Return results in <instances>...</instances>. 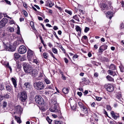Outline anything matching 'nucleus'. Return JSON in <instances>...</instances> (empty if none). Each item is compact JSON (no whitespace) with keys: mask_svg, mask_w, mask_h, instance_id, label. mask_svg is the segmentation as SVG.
<instances>
[{"mask_svg":"<svg viewBox=\"0 0 124 124\" xmlns=\"http://www.w3.org/2000/svg\"><path fill=\"white\" fill-rule=\"evenodd\" d=\"M52 104V107L50 108L49 110L52 112L57 113L60 114L61 111L58 104L56 101L54 100L51 101Z\"/></svg>","mask_w":124,"mask_h":124,"instance_id":"obj_1","label":"nucleus"},{"mask_svg":"<svg viewBox=\"0 0 124 124\" xmlns=\"http://www.w3.org/2000/svg\"><path fill=\"white\" fill-rule=\"evenodd\" d=\"M34 88L38 90L43 89L45 87L43 83L39 81L35 82L34 84Z\"/></svg>","mask_w":124,"mask_h":124,"instance_id":"obj_2","label":"nucleus"},{"mask_svg":"<svg viewBox=\"0 0 124 124\" xmlns=\"http://www.w3.org/2000/svg\"><path fill=\"white\" fill-rule=\"evenodd\" d=\"M23 67L25 72L29 74L31 73L33 68L31 65L28 63L24 64Z\"/></svg>","mask_w":124,"mask_h":124,"instance_id":"obj_3","label":"nucleus"},{"mask_svg":"<svg viewBox=\"0 0 124 124\" xmlns=\"http://www.w3.org/2000/svg\"><path fill=\"white\" fill-rule=\"evenodd\" d=\"M18 97L20 100L23 102L25 101L27 97L26 93L25 91L20 92L18 94Z\"/></svg>","mask_w":124,"mask_h":124,"instance_id":"obj_4","label":"nucleus"},{"mask_svg":"<svg viewBox=\"0 0 124 124\" xmlns=\"http://www.w3.org/2000/svg\"><path fill=\"white\" fill-rule=\"evenodd\" d=\"M35 101L36 103L39 104L40 105L44 103L43 99L40 95L37 96L35 98Z\"/></svg>","mask_w":124,"mask_h":124,"instance_id":"obj_5","label":"nucleus"},{"mask_svg":"<svg viewBox=\"0 0 124 124\" xmlns=\"http://www.w3.org/2000/svg\"><path fill=\"white\" fill-rule=\"evenodd\" d=\"M105 88L108 92H111L114 90V87L113 85L110 84H106L104 85Z\"/></svg>","mask_w":124,"mask_h":124,"instance_id":"obj_6","label":"nucleus"},{"mask_svg":"<svg viewBox=\"0 0 124 124\" xmlns=\"http://www.w3.org/2000/svg\"><path fill=\"white\" fill-rule=\"evenodd\" d=\"M27 50L25 47L23 45H22L20 47L18 51L19 53L23 54L26 52Z\"/></svg>","mask_w":124,"mask_h":124,"instance_id":"obj_7","label":"nucleus"},{"mask_svg":"<svg viewBox=\"0 0 124 124\" xmlns=\"http://www.w3.org/2000/svg\"><path fill=\"white\" fill-rule=\"evenodd\" d=\"M27 57L29 61H31L32 57L33 56V52L30 49H29L27 51Z\"/></svg>","mask_w":124,"mask_h":124,"instance_id":"obj_8","label":"nucleus"},{"mask_svg":"<svg viewBox=\"0 0 124 124\" xmlns=\"http://www.w3.org/2000/svg\"><path fill=\"white\" fill-rule=\"evenodd\" d=\"M8 22V20L6 18H3L0 22V27H4Z\"/></svg>","mask_w":124,"mask_h":124,"instance_id":"obj_9","label":"nucleus"},{"mask_svg":"<svg viewBox=\"0 0 124 124\" xmlns=\"http://www.w3.org/2000/svg\"><path fill=\"white\" fill-rule=\"evenodd\" d=\"M78 105L80 106V108L83 109H84L83 111L85 114L87 113H88V111L87 109V108L86 107L84 106V105L81 102H79L78 103Z\"/></svg>","mask_w":124,"mask_h":124,"instance_id":"obj_10","label":"nucleus"},{"mask_svg":"<svg viewBox=\"0 0 124 124\" xmlns=\"http://www.w3.org/2000/svg\"><path fill=\"white\" fill-rule=\"evenodd\" d=\"M15 109L16 112L19 114H21L23 110V108H21L19 106H18L16 107L15 108Z\"/></svg>","mask_w":124,"mask_h":124,"instance_id":"obj_11","label":"nucleus"},{"mask_svg":"<svg viewBox=\"0 0 124 124\" xmlns=\"http://www.w3.org/2000/svg\"><path fill=\"white\" fill-rule=\"evenodd\" d=\"M7 33L5 31L2 30H0V37L3 38L5 37Z\"/></svg>","mask_w":124,"mask_h":124,"instance_id":"obj_12","label":"nucleus"},{"mask_svg":"<svg viewBox=\"0 0 124 124\" xmlns=\"http://www.w3.org/2000/svg\"><path fill=\"white\" fill-rule=\"evenodd\" d=\"M110 114L112 115L113 118L115 120L117 118L119 117V116L117 114L116 115V114L114 113V112L113 111H112L110 112Z\"/></svg>","mask_w":124,"mask_h":124,"instance_id":"obj_13","label":"nucleus"},{"mask_svg":"<svg viewBox=\"0 0 124 124\" xmlns=\"http://www.w3.org/2000/svg\"><path fill=\"white\" fill-rule=\"evenodd\" d=\"M113 16V13L111 11H108L106 14V16L107 18L110 19H111Z\"/></svg>","mask_w":124,"mask_h":124,"instance_id":"obj_14","label":"nucleus"},{"mask_svg":"<svg viewBox=\"0 0 124 124\" xmlns=\"http://www.w3.org/2000/svg\"><path fill=\"white\" fill-rule=\"evenodd\" d=\"M24 87L26 88L27 89H29L31 87L30 83L29 82H26L24 84Z\"/></svg>","mask_w":124,"mask_h":124,"instance_id":"obj_15","label":"nucleus"},{"mask_svg":"<svg viewBox=\"0 0 124 124\" xmlns=\"http://www.w3.org/2000/svg\"><path fill=\"white\" fill-rule=\"evenodd\" d=\"M38 74V72L36 70H33V69H32V71L31 73H30L29 74L32 75V76L34 77H35Z\"/></svg>","mask_w":124,"mask_h":124,"instance_id":"obj_16","label":"nucleus"},{"mask_svg":"<svg viewBox=\"0 0 124 124\" xmlns=\"http://www.w3.org/2000/svg\"><path fill=\"white\" fill-rule=\"evenodd\" d=\"M108 73L109 74L112 75L113 76L117 75L115 72L111 70H109L108 71Z\"/></svg>","mask_w":124,"mask_h":124,"instance_id":"obj_17","label":"nucleus"},{"mask_svg":"<svg viewBox=\"0 0 124 124\" xmlns=\"http://www.w3.org/2000/svg\"><path fill=\"white\" fill-rule=\"evenodd\" d=\"M8 41V40L7 39L6 41L4 40L3 41V46L4 48V50H7L8 49V47L5 44L7 43V41Z\"/></svg>","mask_w":124,"mask_h":124,"instance_id":"obj_18","label":"nucleus"},{"mask_svg":"<svg viewBox=\"0 0 124 124\" xmlns=\"http://www.w3.org/2000/svg\"><path fill=\"white\" fill-rule=\"evenodd\" d=\"M21 43L19 42V40H17V41H15L13 44L14 46L15 47V48H14L13 51H14L16 49V47L18 45Z\"/></svg>","mask_w":124,"mask_h":124,"instance_id":"obj_19","label":"nucleus"},{"mask_svg":"<svg viewBox=\"0 0 124 124\" xmlns=\"http://www.w3.org/2000/svg\"><path fill=\"white\" fill-rule=\"evenodd\" d=\"M69 91V89L67 88L64 87L62 90V91L63 93L65 94L68 93Z\"/></svg>","mask_w":124,"mask_h":124,"instance_id":"obj_20","label":"nucleus"},{"mask_svg":"<svg viewBox=\"0 0 124 124\" xmlns=\"http://www.w3.org/2000/svg\"><path fill=\"white\" fill-rule=\"evenodd\" d=\"M11 80L15 88L16 87L17 85L16 81L15 79L14 78H11Z\"/></svg>","mask_w":124,"mask_h":124,"instance_id":"obj_21","label":"nucleus"},{"mask_svg":"<svg viewBox=\"0 0 124 124\" xmlns=\"http://www.w3.org/2000/svg\"><path fill=\"white\" fill-rule=\"evenodd\" d=\"M46 89H51L52 90H54V87L53 86V85L52 84L50 85H47L45 88Z\"/></svg>","mask_w":124,"mask_h":124,"instance_id":"obj_22","label":"nucleus"},{"mask_svg":"<svg viewBox=\"0 0 124 124\" xmlns=\"http://www.w3.org/2000/svg\"><path fill=\"white\" fill-rule=\"evenodd\" d=\"M20 55L18 53H15L14 54V57L15 59L16 60L18 59L20 57Z\"/></svg>","mask_w":124,"mask_h":124,"instance_id":"obj_23","label":"nucleus"},{"mask_svg":"<svg viewBox=\"0 0 124 124\" xmlns=\"http://www.w3.org/2000/svg\"><path fill=\"white\" fill-rule=\"evenodd\" d=\"M7 30L8 31L13 32L14 31V29L11 27H8L7 28Z\"/></svg>","mask_w":124,"mask_h":124,"instance_id":"obj_24","label":"nucleus"},{"mask_svg":"<svg viewBox=\"0 0 124 124\" xmlns=\"http://www.w3.org/2000/svg\"><path fill=\"white\" fill-rule=\"evenodd\" d=\"M15 117L16 121L18 123L20 124L21 123V121L20 117L16 116H15Z\"/></svg>","mask_w":124,"mask_h":124,"instance_id":"obj_25","label":"nucleus"},{"mask_svg":"<svg viewBox=\"0 0 124 124\" xmlns=\"http://www.w3.org/2000/svg\"><path fill=\"white\" fill-rule=\"evenodd\" d=\"M107 79L108 80L110 81H114V79L109 75L107 76L106 77Z\"/></svg>","mask_w":124,"mask_h":124,"instance_id":"obj_26","label":"nucleus"},{"mask_svg":"<svg viewBox=\"0 0 124 124\" xmlns=\"http://www.w3.org/2000/svg\"><path fill=\"white\" fill-rule=\"evenodd\" d=\"M79 15H76L73 17V18L78 22H79L80 21L79 19Z\"/></svg>","mask_w":124,"mask_h":124,"instance_id":"obj_27","label":"nucleus"},{"mask_svg":"<svg viewBox=\"0 0 124 124\" xmlns=\"http://www.w3.org/2000/svg\"><path fill=\"white\" fill-rule=\"evenodd\" d=\"M109 69L113 70H115L116 69V68L114 65L111 64L109 67Z\"/></svg>","mask_w":124,"mask_h":124,"instance_id":"obj_28","label":"nucleus"},{"mask_svg":"<svg viewBox=\"0 0 124 124\" xmlns=\"http://www.w3.org/2000/svg\"><path fill=\"white\" fill-rule=\"evenodd\" d=\"M76 31L77 32H81V28L78 26H76Z\"/></svg>","mask_w":124,"mask_h":124,"instance_id":"obj_29","label":"nucleus"},{"mask_svg":"<svg viewBox=\"0 0 124 124\" xmlns=\"http://www.w3.org/2000/svg\"><path fill=\"white\" fill-rule=\"evenodd\" d=\"M53 91H46L45 92V94L46 95H49L51 94V93H52Z\"/></svg>","mask_w":124,"mask_h":124,"instance_id":"obj_30","label":"nucleus"},{"mask_svg":"<svg viewBox=\"0 0 124 124\" xmlns=\"http://www.w3.org/2000/svg\"><path fill=\"white\" fill-rule=\"evenodd\" d=\"M52 51L55 54H57L58 53V51L55 48L53 47L52 49Z\"/></svg>","mask_w":124,"mask_h":124,"instance_id":"obj_31","label":"nucleus"},{"mask_svg":"<svg viewBox=\"0 0 124 124\" xmlns=\"http://www.w3.org/2000/svg\"><path fill=\"white\" fill-rule=\"evenodd\" d=\"M102 9L103 10L107 9V8L106 4L104 3L102 4Z\"/></svg>","mask_w":124,"mask_h":124,"instance_id":"obj_32","label":"nucleus"},{"mask_svg":"<svg viewBox=\"0 0 124 124\" xmlns=\"http://www.w3.org/2000/svg\"><path fill=\"white\" fill-rule=\"evenodd\" d=\"M46 120L49 123V124H52L51 122H52V120L50 119L48 116L46 118Z\"/></svg>","mask_w":124,"mask_h":124,"instance_id":"obj_33","label":"nucleus"},{"mask_svg":"<svg viewBox=\"0 0 124 124\" xmlns=\"http://www.w3.org/2000/svg\"><path fill=\"white\" fill-rule=\"evenodd\" d=\"M44 81L46 82V83L47 84H49L51 82L47 78H45L44 79Z\"/></svg>","mask_w":124,"mask_h":124,"instance_id":"obj_34","label":"nucleus"},{"mask_svg":"<svg viewBox=\"0 0 124 124\" xmlns=\"http://www.w3.org/2000/svg\"><path fill=\"white\" fill-rule=\"evenodd\" d=\"M104 50L103 48H102L101 46L99 49V53H102L103 51Z\"/></svg>","mask_w":124,"mask_h":124,"instance_id":"obj_35","label":"nucleus"},{"mask_svg":"<svg viewBox=\"0 0 124 124\" xmlns=\"http://www.w3.org/2000/svg\"><path fill=\"white\" fill-rule=\"evenodd\" d=\"M62 121H56L55 122V124H62Z\"/></svg>","mask_w":124,"mask_h":124,"instance_id":"obj_36","label":"nucleus"},{"mask_svg":"<svg viewBox=\"0 0 124 124\" xmlns=\"http://www.w3.org/2000/svg\"><path fill=\"white\" fill-rule=\"evenodd\" d=\"M48 5L50 7H52L53 5V3L51 1H49L48 2Z\"/></svg>","mask_w":124,"mask_h":124,"instance_id":"obj_37","label":"nucleus"},{"mask_svg":"<svg viewBox=\"0 0 124 124\" xmlns=\"http://www.w3.org/2000/svg\"><path fill=\"white\" fill-rule=\"evenodd\" d=\"M6 88L7 90L9 91H10L11 90V87L10 86L8 85L6 86Z\"/></svg>","mask_w":124,"mask_h":124,"instance_id":"obj_38","label":"nucleus"},{"mask_svg":"<svg viewBox=\"0 0 124 124\" xmlns=\"http://www.w3.org/2000/svg\"><path fill=\"white\" fill-rule=\"evenodd\" d=\"M48 53H43V56L45 59H46L47 57Z\"/></svg>","mask_w":124,"mask_h":124,"instance_id":"obj_39","label":"nucleus"},{"mask_svg":"<svg viewBox=\"0 0 124 124\" xmlns=\"http://www.w3.org/2000/svg\"><path fill=\"white\" fill-rule=\"evenodd\" d=\"M17 28L18 29L17 30V33L18 34L20 35V29L18 25H17Z\"/></svg>","mask_w":124,"mask_h":124,"instance_id":"obj_40","label":"nucleus"},{"mask_svg":"<svg viewBox=\"0 0 124 124\" xmlns=\"http://www.w3.org/2000/svg\"><path fill=\"white\" fill-rule=\"evenodd\" d=\"M30 25L31 26L32 28L33 29H34V28H35V27L34 25V23L33 22H30Z\"/></svg>","mask_w":124,"mask_h":124,"instance_id":"obj_41","label":"nucleus"},{"mask_svg":"<svg viewBox=\"0 0 124 124\" xmlns=\"http://www.w3.org/2000/svg\"><path fill=\"white\" fill-rule=\"evenodd\" d=\"M65 11L70 15H71L72 14V12L71 11H69L67 10H65Z\"/></svg>","mask_w":124,"mask_h":124,"instance_id":"obj_42","label":"nucleus"},{"mask_svg":"<svg viewBox=\"0 0 124 124\" xmlns=\"http://www.w3.org/2000/svg\"><path fill=\"white\" fill-rule=\"evenodd\" d=\"M89 28L88 27H86L85 29V33H87L89 30Z\"/></svg>","mask_w":124,"mask_h":124,"instance_id":"obj_43","label":"nucleus"},{"mask_svg":"<svg viewBox=\"0 0 124 124\" xmlns=\"http://www.w3.org/2000/svg\"><path fill=\"white\" fill-rule=\"evenodd\" d=\"M102 48H103L104 50L106 49L107 48V46L106 45H102L101 46Z\"/></svg>","mask_w":124,"mask_h":124,"instance_id":"obj_44","label":"nucleus"},{"mask_svg":"<svg viewBox=\"0 0 124 124\" xmlns=\"http://www.w3.org/2000/svg\"><path fill=\"white\" fill-rule=\"evenodd\" d=\"M96 99L98 101H100L102 99V98L98 97H96Z\"/></svg>","mask_w":124,"mask_h":124,"instance_id":"obj_45","label":"nucleus"},{"mask_svg":"<svg viewBox=\"0 0 124 124\" xmlns=\"http://www.w3.org/2000/svg\"><path fill=\"white\" fill-rule=\"evenodd\" d=\"M3 107H5L7 105V103L5 101H4L3 103Z\"/></svg>","mask_w":124,"mask_h":124,"instance_id":"obj_46","label":"nucleus"},{"mask_svg":"<svg viewBox=\"0 0 124 124\" xmlns=\"http://www.w3.org/2000/svg\"><path fill=\"white\" fill-rule=\"evenodd\" d=\"M107 110L110 111L111 110V108L110 106L109 105H107Z\"/></svg>","mask_w":124,"mask_h":124,"instance_id":"obj_47","label":"nucleus"},{"mask_svg":"<svg viewBox=\"0 0 124 124\" xmlns=\"http://www.w3.org/2000/svg\"><path fill=\"white\" fill-rule=\"evenodd\" d=\"M19 40V42H20V43H23V41L22 38L21 37H20L19 40Z\"/></svg>","mask_w":124,"mask_h":124,"instance_id":"obj_48","label":"nucleus"},{"mask_svg":"<svg viewBox=\"0 0 124 124\" xmlns=\"http://www.w3.org/2000/svg\"><path fill=\"white\" fill-rule=\"evenodd\" d=\"M4 97L7 98H8L10 97V94H7Z\"/></svg>","mask_w":124,"mask_h":124,"instance_id":"obj_49","label":"nucleus"},{"mask_svg":"<svg viewBox=\"0 0 124 124\" xmlns=\"http://www.w3.org/2000/svg\"><path fill=\"white\" fill-rule=\"evenodd\" d=\"M23 12L25 16H27L28 15V13L25 10H24L23 11Z\"/></svg>","mask_w":124,"mask_h":124,"instance_id":"obj_50","label":"nucleus"},{"mask_svg":"<svg viewBox=\"0 0 124 124\" xmlns=\"http://www.w3.org/2000/svg\"><path fill=\"white\" fill-rule=\"evenodd\" d=\"M33 62H35L37 64L39 65V62L37 61V60L34 59V60Z\"/></svg>","mask_w":124,"mask_h":124,"instance_id":"obj_51","label":"nucleus"},{"mask_svg":"<svg viewBox=\"0 0 124 124\" xmlns=\"http://www.w3.org/2000/svg\"><path fill=\"white\" fill-rule=\"evenodd\" d=\"M103 60L106 62H108L109 61V59L107 58L106 57H104Z\"/></svg>","mask_w":124,"mask_h":124,"instance_id":"obj_52","label":"nucleus"},{"mask_svg":"<svg viewBox=\"0 0 124 124\" xmlns=\"http://www.w3.org/2000/svg\"><path fill=\"white\" fill-rule=\"evenodd\" d=\"M61 75L62 76V79L64 80H65L66 79V77L65 76L63 75V74H62Z\"/></svg>","mask_w":124,"mask_h":124,"instance_id":"obj_53","label":"nucleus"},{"mask_svg":"<svg viewBox=\"0 0 124 124\" xmlns=\"http://www.w3.org/2000/svg\"><path fill=\"white\" fill-rule=\"evenodd\" d=\"M77 94L80 96H81L82 95V93L81 92H78Z\"/></svg>","mask_w":124,"mask_h":124,"instance_id":"obj_54","label":"nucleus"},{"mask_svg":"<svg viewBox=\"0 0 124 124\" xmlns=\"http://www.w3.org/2000/svg\"><path fill=\"white\" fill-rule=\"evenodd\" d=\"M14 21L13 20H11L10 21V22H9L10 24H14Z\"/></svg>","mask_w":124,"mask_h":124,"instance_id":"obj_55","label":"nucleus"},{"mask_svg":"<svg viewBox=\"0 0 124 124\" xmlns=\"http://www.w3.org/2000/svg\"><path fill=\"white\" fill-rule=\"evenodd\" d=\"M50 54L51 55L54 59H56L55 58V57L54 56V55L53 54L52 52H50Z\"/></svg>","mask_w":124,"mask_h":124,"instance_id":"obj_56","label":"nucleus"},{"mask_svg":"<svg viewBox=\"0 0 124 124\" xmlns=\"http://www.w3.org/2000/svg\"><path fill=\"white\" fill-rule=\"evenodd\" d=\"M91 63L93 64H94L95 65H96L97 63L94 61H91Z\"/></svg>","mask_w":124,"mask_h":124,"instance_id":"obj_57","label":"nucleus"},{"mask_svg":"<svg viewBox=\"0 0 124 124\" xmlns=\"http://www.w3.org/2000/svg\"><path fill=\"white\" fill-rule=\"evenodd\" d=\"M78 57V56L77 55V54H75L74 55V56H73V58H77Z\"/></svg>","mask_w":124,"mask_h":124,"instance_id":"obj_58","label":"nucleus"},{"mask_svg":"<svg viewBox=\"0 0 124 124\" xmlns=\"http://www.w3.org/2000/svg\"><path fill=\"white\" fill-rule=\"evenodd\" d=\"M53 28L55 30H56L58 29V28L56 26H54Z\"/></svg>","mask_w":124,"mask_h":124,"instance_id":"obj_59","label":"nucleus"},{"mask_svg":"<svg viewBox=\"0 0 124 124\" xmlns=\"http://www.w3.org/2000/svg\"><path fill=\"white\" fill-rule=\"evenodd\" d=\"M53 34L57 39H58L59 38L58 37L57 35L56 34L55 32H54Z\"/></svg>","mask_w":124,"mask_h":124,"instance_id":"obj_60","label":"nucleus"},{"mask_svg":"<svg viewBox=\"0 0 124 124\" xmlns=\"http://www.w3.org/2000/svg\"><path fill=\"white\" fill-rule=\"evenodd\" d=\"M98 74L97 73H95L94 74V76L96 77H97L98 76Z\"/></svg>","mask_w":124,"mask_h":124,"instance_id":"obj_61","label":"nucleus"},{"mask_svg":"<svg viewBox=\"0 0 124 124\" xmlns=\"http://www.w3.org/2000/svg\"><path fill=\"white\" fill-rule=\"evenodd\" d=\"M88 93V91L87 90H85L84 92V95H85L87 94Z\"/></svg>","mask_w":124,"mask_h":124,"instance_id":"obj_62","label":"nucleus"},{"mask_svg":"<svg viewBox=\"0 0 124 124\" xmlns=\"http://www.w3.org/2000/svg\"><path fill=\"white\" fill-rule=\"evenodd\" d=\"M23 6L25 8H27V4L25 3H23Z\"/></svg>","mask_w":124,"mask_h":124,"instance_id":"obj_63","label":"nucleus"},{"mask_svg":"<svg viewBox=\"0 0 124 124\" xmlns=\"http://www.w3.org/2000/svg\"><path fill=\"white\" fill-rule=\"evenodd\" d=\"M95 103L94 102H93L92 103L91 105V106L92 107H94L95 105Z\"/></svg>","mask_w":124,"mask_h":124,"instance_id":"obj_64","label":"nucleus"}]
</instances>
